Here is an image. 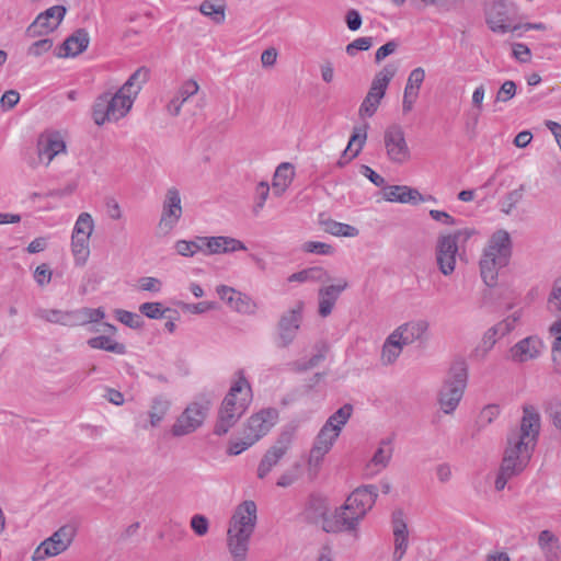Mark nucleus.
<instances>
[{
    "instance_id": "6e6552de",
    "label": "nucleus",
    "mask_w": 561,
    "mask_h": 561,
    "mask_svg": "<svg viewBox=\"0 0 561 561\" xmlns=\"http://www.w3.org/2000/svg\"><path fill=\"white\" fill-rule=\"evenodd\" d=\"M209 411V402L190 403L184 411L178 416L176 421L171 427V433L174 437H182L194 433L205 422Z\"/></svg>"
},
{
    "instance_id": "72a5a7b5",
    "label": "nucleus",
    "mask_w": 561,
    "mask_h": 561,
    "mask_svg": "<svg viewBox=\"0 0 561 561\" xmlns=\"http://www.w3.org/2000/svg\"><path fill=\"white\" fill-rule=\"evenodd\" d=\"M293 165L288 162L280 163L273 178L274 194L280 196L291 182Z\"/></svg>"
},
{
    "instance_id": "4d7b16f0",
    "label": "nucleus",
    "mask_w": 561,
    "mask_h": 561,
    "mask_svg": "<svg viewBox=\"0 0 561 561\" xmlns=\"http://www.w3.org/2000/svg\"><path fill=\"white\" fill-rule=\"evenodd\" d=\"M380 102L381 100L367 94L359 106V115L362 117H371L376 113Z\"/></svg>"
},
{
    "instance_id": "69168bd1",
    "label": "nucleus",
    "mask_w": 561,
    "mask_h": 561,
    "mask_svg": "<svg viewBox=\"0 0 561 561\" xmlns=\"http://www.w3.org/2000/svg\"><path fill=\"white\" fill-rule=\"evenodd\" d=\"M191 528L197 536H204L209 528L208 519L204 515H194L191 518Z\"/></svg>"
},
{
    "instance_id": "a18cd8bd",
    "label": "nucleus",
    "mask_w": 561,
    "mask_h": 561,
    "mask_svg": "<svg viewBox=\"0 0 561 561\" xmlns=\"http://www.w3.org/2000/svg\"><path fill=\"white\" fill-rule=\"evenodd\" d=\"M339 436L340 434L337 432H333L332 430H329V427L322 426L312 445L328 454L332 449Z\"/></svg>"
},
{
    "instance_id": "8fccbe9b",
    "label": "nucleus",
    "mask_w": 561,
    "mask_h": 561,
    "mask_svg": "<svg viewBox=\"0 0 561 561\" xmlns=\"http://www.w3.org/2000/svg\"><path fill=\"white\" fill-rule=\"evenodd\" d=\"M139 311L149 319H161L165 317V312L171 310L163 308L161 302H144L140 305Z\"/></svg>"
},
{
    "instance_id": "bb28decb",
    "label": "nucleus",
    "mask_w": 561,
    "mask_h": 561,
    "mask_svg": "<svg viewBox=\"0 0 561 561\" xmlns=\"http://www.w3.org/2000/svg\"><path fill=\"white\" fill-rule=\"evenodd\" d=\"M367 126L355 127L348 140L346 149L342 152L337 165L343 168L352 159L356 158L362 151L367 139Z\"/></svg>"
},
{
    "instance_id": "f8f14e48",
    "label": "nucleus",
    "mask_w": 561,
    "mask_h": 561,
    "mask_svg": "<svg viewBox=\"0 0 561 561\" xmlns=\"http://www.w3.org/2000/svg\"><path fill=\"white\" fill-rule=\"evenodd\" d=\"M516 5L507 0L494 1L485 11V22L494 33L505 34L511 30Z\"/></svg>"
},
{
    "instance_id": "c03bdc74",
    "label": "nucleus",
    "mask_w": 561,
    "mask_h": 561,
    "mask_svg": "<svg viewBox=\"0 0 561 561\" xmlns=\"http://www.w3.org/2000/svg\"><path fill=\"white\" fill-rule=\"evenodd\" d=\"M501 327L490 328L483 335L481 343L474 350V356L483 359L496 343V336L500 335Z\"/></svg>"
},
{
    "instance_id": "7ed1b4c3",
    "label": "nucleus",
    "mask_w": 561,
    "mask_h": 561,
    "mask_svg": "<svg viewBox=\"0 0 561 561\" xmlns=\"http://www.w3.org/2000/svg\"><path fill=\"white\" fill-rule=\"evenodd\" d=\"M512 256V240L506 230H496L483 249L479 266L482 280L488 287L497 284L499 272L508 265Z\"/></svg>"
},
{
    "instance_id": "a878e982",
    "label": "nucleus",
    "mask_w": 561,
    "mask_h": 561,
    "mask_svg": "<svg viewBox=\"0 0 561 561\" xmlns=\"http://www.w3.org/2000/svg\"><path fill=\"white\" fill-rule=\"evenodd\" d=\"M385 199L388 202H397L402 204H417L425 201V198L416 188H412L407 185H391L386 187Z\"/></svg>"
},
{
    "instance_id": "f257e3e1",
    "label": "nucleus",
    "mask_w": 561,
    "mask_h": 561,
    "mask_svg": "<svg viewBox=\"0 0 561 561\" xmlns=\"http://www.w3.org/2000/svg\"><path fill=\"white\" fill-rule=\"evenodd\" d=\"M540 433V415L533 405L523 407L519 430L507 436V447L495 480V489L502 491L507 480L519 474L530 461Z\"/></svg>"
},
{
    "instance_id": "0eeeda50",
    "label": "nucleus",
    "mask_w": 561,
    "mask_h": 561,
    "mask_svg": "<svg viewBox=\"0 0 561 561\" xmlns=\"http://www.w3.org/2000/svg\"><path fill=\"white\" fill-rule=\"evenodd\" d=\"M77 535V526L66 524L58 528L50 537L46 538L35 549L32 556L33 561H43L65 552L72 543Z\"/></svg>"
},
{
    "instance_id": "ddd939ff",
    "label": "nucleus",
    "mask_w": 561,
    "mask_h": 561,
    "mask_svg": "<svg viewBox=\"0 0 561 561\" xmlns=\"http://www.w3.org/2000/svg\"><path fill=\"white\" fill-rule=\"evenodd\" d=\"M67 12L64 5H54L39 13L27 26L25 35L30 38L41 37L54 32L65 18Z\"/></svg>"
},
{
    "instance_id": "de8ad7c7",
    "label": "nucleus",
    "mask_w": 561,
    "mask_h": 561,
    "mask_svg": "<svg viewBox=\"0 0 561 561\" xmlns=\"http://www.w3.org/2000/svg\"><path fill=\"white\" fill-rule=\"evenodd\" d=\"M94 222L89 213H81L75 224L72 234L91 237Z\"/></svg>"
},
{
    "instance_id": "c756f323",
    "label": "nucleus",
    "mask_w": 561,
    "mask_h": 561,
    "mask_svg": "<svg viewBox=\"0 0 561 561\" xmlns=\"http://www.w3.org/2000/svg\"><path fill=\"white\" fill-rule=\"evenodd\" d=\"M37 148L39 158L46 159V164H49L57 154L66 150V144L58 134H51L42 136Z\"/></svg>"
},
{
    "instance_id": "a211bd4d",
    "label": "nucleus",
    "mask_w": 561,
    "mask_h": 561,
    "mask_svg": "<svg viewBox=\"0 0 561 561\" xmlns=\"http://www.w3.org/2000/svg\"><path fill=\"white\" fill-rule=\"evenodd\" d=\"M352 517H356L353 510H345L344 505L335 510L334 514L330 518L325 519L322 529L325 533H352L356 531L360 520H351Z\"/></svg>"
},
{
    "instance_id": "c85d7f7f",
    "label": "nucleus",
    "mask_w": 561,
    "mask_h": 561,
    "mask_svg": "<svg viewBox=\"0 0 561 561\" xmlns=\"http://www.w3.org/2000/svg\"><path fill=\"white\" fill-rule=\"evenodd\" d=\"M199 90L198 83L188 79L180 87L175 95L170 100L167 105V111L172 116H178L181 113L183 104L193 95L197 94Z\"/></svg>"
},
{
    "instance_id": "e2e57ef3",
    "label": "nucleus",
    "mask_w": 561,
    "mask_h": 561,
    "mask_svg": "<svg viewBox=\"0 0 561 561\" xmlns=\"http://www.w3.org/2000/svg\"><path fill=\"white\" fill-rule=\"evenodd\" d=\"M548 304L552 311L561 312V276L554 282L552 291L548 299Z\"/></svg>"
},
{
    "instance_id": "f3484780",
    "label": "nucleus",
    "mask_w": 561,
    "mask_h": 561,
    "mask_svg": "<svg viewBox=\"0 0 561 561\" xmlns=\"http://www.w3.org/2000/svg\"><path fill=\"white\" fill-rule=\"evenodd\" d=\"M182 216L181 195L178 188L171 187L167 191L162 205V214L159 221V229L169 233L179 222Z\"/></svg>"
},
{
    "instance_id": "680f3d73",
    "label": "nucleus",
    "mask_w": 561,
    "mask_h": 561,
    "mask_svg": "<svg viewBox=\"0 0 561 561\" xmlns=\"http://www.w3.org/2000/svg\"><path fill=\"white\" fill-rule=\"evenodd\" d=\"M53 47V39L43 38L34 42L27 49V54L34 57H39Z\"/></svg>"
},
{
    "instance_id": "473e14b6",
    "label": "nucleus",
    "mask_w": 561,
    "mask_h": 561,
    "mask_svg": "<svg viewBox=\"0 0 561 561\" xmlns=\"http://www.w3.org/2000/svg\"><path fill=\"white\" fill-rule=\"evenodd\" d=\"M88 345L94 350H103L118 355L126 354V345L113 340L106 335H98L87 341Z\"/></svg>"
},
{
    "instance_id": "4468645a",
    "label": "nucleus",
    "mask_w": 561,
    "mask_h": 561,
    "mask_svg": "<svg viewBox=\"0 0 561 561\" xmlns=\"http://www.w3.org/2000/svg\"><path fill=\"white\" fill-rule=\"evenodd\" d=\"M378 488L374 484L362 485L355 489L344 503L345 510H353L356 517L351 520H362L370 511L377 500Z\"/></svg>"
},
{
    "instance_id": "dca6fc26",
    "label": "nucleus",
    "mask_w": 561,
    "mask_h": 561,
    "mask_svg": "<svg viewBox=\"0 0 561 561\" xmlns=\"http://www.w3.org/2000/svg\"><path fill=\"white\" fill-rule=\"evenodd\" d=\"M218 297L233 311L241 314H254L257 305L247 294L237 290L227 285H218L216 287Z\"/></svg>"
},
{
    "instance_id": "6e6d98bb",
    "label": "nucleus",
    "mask_w": 561,
    "mask_h": 561,
    "mask_svg": "<svg viewBox=\"0 0 561 561\" xmlns=\"http://www.w3.org/2000/svg\"><path fill=\"white\" fill-rule=\"evenodd\" d=\"M516 83L512 80H506L503 82L501 88L499 89L495 95V103L503 102L506 103L512 100L516 94Z\"/></svg>"
},
{
    "instance_id": "9d476101",
    "label": "nucleus",
    "mask_w": 561,
    "mask_h": 561,
    "mask_svg": "<svg viewBox=\"0 0 561 561\" xmlns=\"http://www.w3.org/2000/svg\"><path fill=\"white\" fill-rule=\"evenodd\" d=\"M305 302L298 300L286 312H284L277 323V346L285 348L289 346L297 336L302 322V312Z\"/></svg>"
},
{
    "instance_id": "3c124183",
    "label": "nucleus",
    "mask_w": 561,
    "mask_h": 561,
    "mask_svg": "<svg viewBox=\"0 0 561 561\" xmlns=\"http://www.w3.org/2000/svg\"><path fill=\"white\" fill-rule=\"evenodd\" d=\"M425 79V70L422 67L413 69L408 78L404 90L419 95V90Z\"/></svg>"
},
{
    "instance_id": "09e8293b",
    "label": "nucleus",
    "mask_w": 561,
    "mask_h": 561,
    "mask_svg": "<svg viewBox=\"0 0 561 561\" xmlns=\"http://www.w3.org/2000/svg\"><path fill=\"white\" fill-rule=\"evenodd\" d=\"M325 455L327 453L312 445L307 460L309 474L317 476L319 473Z\"/></svg>"
},
{
    "instance_id": "774afa93",
    "label": "nucleus",
    "mask_w": 561,
    "mask_h": 561,
    "mask_svg": "<svg viewBox=\"0 0 561 561\" xmlns=\"http://www.w3.org/2000/svg\"><path fill=\"white\" fill-rule=\"evenodd\" d=\"M176 252L182 256H193L196 252H198V245H196L192 241L187 240H178L174 244Z\"/></svg>"
},
{
    "instance_id": "4c0bfd02",
    "label": "nucleus",
    "mask_w": 561,
    "mask_h": 561,
    "mask_svg": "<svg viewBox=\"0 0 561 561\" xmlns=\"http://www.w3.org/2000/svg\"><path fill=\"white\" fill-rule=\"evenodd\" d=\"M149 79V69L146 67L138 68L121 88L124 92L130 94L135 100L141 90V85Z\"/></svg>"
},
{
    "instance_id": "4be33fe9",
    "label": "nucleus",
    "mask_w": 561,
    "mask_h": 561,
    "mask_svg": "<svg viewBox=\"0 0 561 561\" xmlns=\"http://www.w3.org/2000/svg\"><path fill=\"white\" fill-rule=\"evenodd\" d=\"M542 348V342L537 336H528L516 343L511 348L513 360L524 363L539 356Z\"/></svg>"
},
{
    "instance_id": "f704fd0d",
    "label": "nucleus",
    "mask_w": 561,
    "mask_h": 561,
    "mask_svg": "<svg viewBox=\"0 0 561 561\" xmlns=\"http://www.w3.org/2000/svg\"><path fill=\"white\" fill-rule=\"evenodd\" d=\"M329 280H331V276L324 268H322L320 266H314V267H309V268L302 270L300 272L291 274L288 277V282H299V283H305V282L327 283Z\"/></svg>"
},
{
    "instance_id": "393cba45",
    "label": "nucleus",
    "mask_w": 561,
    "mask_h": 561,
    "mask_svg": "<svg viewBox=\"0 0 561 561\" xmlns=\"http://www.w3.org/2000/svg\"><path fill=\"white\" fill-rule=\"evenodd\" d=\"M206 241V255L211 254H220V253H231L240 250H247L245 244L234 238L218 236V237H209Z\"/></svg>"
},
{
    "instance_id": "412c9836",
    "label": "nucleus",
    "mask_w": 561,
    "mask_h": 561,
    "mask_svg": "<svg viewBox=\"0 0 561 561\" xmlns=\"http://www.w3.org/2000/svg\"><path fill=\"white\" fill-rule=\"evenodd\" d=\"M89 43L90 37L87 30L78 28L59 46L56 56L59 58L76 57L88 48Z\"/></svg>"
},
{
    "instance_id": "423d86ee",
    "label": "nucleus",
    "mask_w": 561,
    "mask_h": 561,
    "mask_svg": "<svg viewBox=\"0 0 561 561\" xmlns=\"http://www.w3.org/2000/svg\"><path fill=\"white\" fill-rule=\"evenodd\" d=\"M474 233L471 229H460L454 233L442 234L437 238L435 247L436 263L439 272L451 275L456 268V256L459 250V242H467Z\"/></svg>"
},
{
    "instance_id": "ea45409f",
    "label": "nucleus",
    "mask_w": 561,
    "mask_h": 561,
    "mask_svg": "<svg viewBox=\"0 0 561 561\" xmlns=\"http://www.w3.org/2000/svg\"><path fill=\"white\" fill-rule=\"evenodd\" d=\"M89 239H90V237H87V236H82V237L77 236V234L71 236V251H72L75 262L77 265H80V266L84 265L89 257V254H90Z\"/></svg>"
},
{
    "instance_id": "603ef678",
    "label": "nucleus",
    "mask_w": 561,
    "mask_h": 561,
    "mask_svg": "<svg viewBox=\"0 0 561 561\" xmlns=\"http://www.w3.org/2000/svg\"><path fill=\"white\" fill-rule=\"evenodd\" d=\"M524 191L525 185L522 184L517 190L510 192L502 203V211L507 215L511 214L515 206L522 201Z\"/></svg>"
},
{
    "instance_id": "6ab92c4d",
    "label": "nucleus",
    "mask_w": 561,
    "mask_h": 561,
    "mask_svg": "<svg viewBox=\"0 0 561 561\" xmlns=\"http://www.w3.org/2000/svg\"><path fill=\"white\" fill-rule=\"evenodd\" d=\"M228 405H230L229 400L221 402L218 410L217 420L214 426V434L217 436L226 435L245 413V408L242 404L232 409L228 408Z\"/></svg>"
},
{
    "instance_id": "39448f33",
    "label": "nucleus",
    "mask_w": 561,
    "mask_h": 561,
    "mask_svg": "<svg viewBox=\"0 0 561 561\" xmlns=\"http://www.w3.org/2000/svg\"><path fill=\"white\" fill-rule=\"evenodd\" d=\"M468 379L467 366L463 362L451 365L438 394V401L444 413L449 414L458 407Z\"/></svg>"
},
{
    "instance_id": "bf43d9fd",
    "label": "nucleus",
    "mask_w": 561,
    "mask_h": 561,
    "mask_svg": "<svg viewBox=\"0 0 561 561\" xmlns=\"http://www.w3.org/2000/svg\"><path fill=\"white\" fill-rule=\"evenodd\" d=\"M373 46L371 37H358L346 46L348 56H355L358 50H368Z\"/></svg>"
},
{
    "instance_id": "13d9d810",
    "label": "nucleus",
    "mask_w": 561,
    "mask_h": 561,
    "mask_svg": "<svg viewBox=\"0 0 561 561\" xmlns=\"http://www.w3.org/2000/svg\"><path fill=\"white\" fill-rule=\"evenodd\" d=\"M302 250L308 253L329 255L333 253V247L319 241H308L302 244Z\"/></svg>"
},
{
    "instance_id": "c9c22d12",
    "label": "nucleus",
    "mask_w": 561,
    "mask_h": 561,
    "mask_svg": "<svg viewBox=\"0 0 561 561\" xmlns=\"http://www.w3.org/2000/svg\"><path fill=\"white\" fill-rule=\"evenodd\" d=\"M404 344H401L396 334L391 333L385 341L381 350V362L383 365L393 364L400 356Z\"/></svg>"
},
{
    "instance_id": "5701e85b",
    "label": "nucleus",
    "mask_w": 561,
    "mask_h": 561,
    "mask_svg": "<svg viewBox=\"0 0 561 561\" xmlns=\"http://www.w3.org/2000/svg\"><path fill=\"white\" fill-rule=\"evenodd\" d=\"M329 505L327 499L320 495H311L306 504L302 512V518L308 524H318L319 522L324 523L325 519L330 518L328 515Z\"/></svg>"
},
{
    "instance_id": "37998d69",
    "label": "nucleus",
    "mask_w": 561,
    "mask_h": 561,
    "mask_svg": "<svg viewBox=\"0 0 561 561\" xmlns=\"http://www.w3.org/2000/svg\"><path fill=\"white\" fill-rule=\"evenodd\" d=\"M75 313H76V316H75L76 317V321H75L76 327L84 325V324L92 323V322H99L100 320H102L105 317V312H104L103 308L92 309V308L83 307L80 309H76Z\"/></svg>"
},
{
    "instance_id": "aec40b11",
    "label": "nucleus",
    "mask_w": 561,
    "mask_h": 561,
    "mask_svg": "<svg viewBox=\"0 0 561 561\" xmlns=\"http://www.w3.org/2000/svg\"><path fill=\"white\" fill-rule=\"evenodd\" d=\"M346 279H339L336 285L321 287L318 291L319 297V316L327 318L331 314L340 295L347 288Z\"/></svg>"
},
{
    "instance_id": "1a4fd4ad",
    "label": "nucleus",
    "mask_w": 561,
    "mask_h": 561,
    "mask_svg": "<svg viewBox=\"0 0 561 561\" xmlns=\"http://www.w3.org/2000/svg\"><path fill=\"white\" fill-rule=\"evenodd\" d=\"M387 158L394 164H404L411 158L405 134L401 125L391 124L383 133Z\"/></svg>"
},
{
    "instance_id": "9b49d317",
    "label": "nucleus",
    "mask_w": 561,
    "mask_h": 561,
    "mask_svg": "<svg viewBox=\"0 0 561 561\" xmlns=\"http://www.w3.org/2000/svg\"><path fill=\"white\" fill-rule=\"evenodd\" d=\"M294 435L293 428H286L280 432L274 445L266 450L259 463L257 477L260 479H264L286 455L293 444Z\"/></svg>"
},
{
    "instance_id": "cd10ccee",
    "label": "nucleus",
    "mask_w": 561,
    "mask_h": 561,
    "mask_svg": "<svg viewBox=\"0 0 561 561\" xmlns=\"http://www.w3.org/2000/svg\"><path fill=\"white\" fill-rule=\"evenodd\" d=\"M75 316V310L37 308L34 311L35 318L48 323L60 324L65 327H76Z\"/></svg>"
},
{
    "instance_id": "052dcab7",
    "label": "nucleus",
    "mask_w": 561,
    "mask_h": 561,
    "mask_svg": "<svg viewBox=\"0 0 561 561\" xmlns=\"http://www.w3.org/2000/svg\"><path fill=\"white\" fill-rule=\"evenodd\" d=\"M500 414L497 404L485 405L479 414V423L483 426L491 424Z\"/></svg>"
},
{
    "instance_id": "f03ea898",
    "label": "nucleus",
    "mask_w": 561,
    "mask_h": 561,
    "mask_svg": "<svg viewBox=\"0 0 561 561\" xmlns=\"http://www.w3.org/2000/svg\"><path fill=\"white\" fill-rule=\"evenodd\" d=\"M256 504L244 501L239 504L230 519L227 531V546L233 561H245L250 538L256 525Z\"/></svg>"
},
{
    "instance_id": "20e7f679",
    "label": "nucleus",
    "mask_w": 561,
    "mask_h": 561,
    "mask_svg": "<svg viewBox=\"0 0 561 561\" xmlns=\"http://www.w3.org/2000/svg\"><path fill=\"white\" fill-rule=\"evenodd\" d=\"M134 99L119 89L115 94L105 92L99 95L92 106V118L98 126L106 122H117L130 111Z\"/></svg>"
},
{
    "instance_id": "338daca9",
    "label": "nucleus",
    "mask_w": 561,
    "mask_h": 561,
    "mask_svg": "<svg viewBox=\"0 0 561 561\" xmlns=\"http://www.w3.org/2000/svg\"><path fill=\"white\" fill-rule=\"evenodd\" d=\"M560 543L558 537L550 530L546 529L540 531L538 536V546L541 551Z\"/></svg>"
},
{
    "instance_id": "864d4df0",
    "label": "nucleus",
    "mask_w": 561,
    "mask_h": 561,
    "mask_svg": "<svg viewBox=\"0 0 561 561\" xmlns=\"http://www.w3.org/2000/svg\"><path fill=\"white\" fill-rule=\"evenodd\" d=\"M270 194V186L267 182H260L255 187L254 193V206H253V213L256 215L259 214L265 204V201L267 199Z\"/></svg>"
},
{
    "instance_id": "79ce46f5",
    "label": "nucleus",
    "mask_w": 561,
    "mask_h": 561,
    "mask_svg": "<svg viewBox=\"0 0 561 561\" xmlns=\"http://www.w3.org/2000/svg\"><path fill=\"white\" fill-rule=\"evenodd\" d=\"M199 11L216 24H222L225 22L226 5L222 3L216 4L210 0H205L199 5Z\"/></svg>"
},
{
    "instance_id": "49530a36",
    "label": "nucleus",
    "mask_w": 561,
    "mask_h": 561,
    "mask_svg": "<svg viewBox=\"0 0 561 561\" xmlns=\"http://www.w3.org/2000/svg\"><path fill=\"white\" fill-rule=\"evenodd\" d=\"M396 67L392 65H386L373 79L371 85L381 89L386 92L390 81L396 75Z\"/></svg>"
},
{
    "instance_id": "5fc2aeb1",
    "label": "nucleus",
    "mask_w": 561,
    "mask_h": 561,
    "mask_svg": "<svg viewBox=\"0 0 561 561\" xmlns=\"http://www.w3.org/2000/svg\"><path fill=\"white\" fill-rule=\"evenodd\" d=\"M116 318L118 321L131 329H140L144 324L140 316L127 310H116Z\"/></svg>"
},
{
    "instance_id": "58836bf2",
    "label": "nucleus",
    "mask_w": 561,
    "mask_h": 561,
    "mask_svg": "<svg viewBox=\"0 0 561 561\" xmlns=\"http://www.w3.org/2000/svg\"><path fill=\"white\" fill-rule=\"evenodd\" d=\"M352 413L353 405L346 403L327 420L323 427H329V430H332L333 432H337L340 434L342 427L347 423V421L352 416Z\"/></svg>"
},
{
    "instance_id": "7c9ffc66",
    "label": "nucleus",
    "mask_w": 561,
    "mask_h": 561,
    "mask_svg": "<svg viewBox=\"0 0 561 561\" xmlns=\"http://www.w3.org/2000/svg\"><path fill=\"white\" fill-rule=\"evenodd\" d=\"M425 321H410L398 327L392 333L397 335L401 344L410 345L420 340L427 330Z\"/></svg>"
},
{
    "instance_id": "2f4dec72",
    "label": "nucleus",
    "mask_w": 561,
    "mask_h": 561,
    "mask_svg": "<svg viewBox=\"0 0 561 561\" xmlns=\"http://www.w3.org/2000/svg\"><path fill=\"white\" fill-rule=\"evenodd\" d=\"M171 408V401L163 394H159L152 399L150 410V425L157 427L168 414Z\"/></svg>"
},
{
    "instance_id": "a19ab883",
    "label": "nucleus",
    "mask_w": 561,
    "mask_h": 561,
    "mask_svg": "<svg viewBox=\"0 0 561 561\" xmlns=\"http://www.w3.org/2000/svg\"><path fill=\"white\" fill-rule=\"evenodd\" d=\"M392 453H393V448L391 446V440L390 439L381 440L380 446L375 451L368 467H370V466L377 467L378 468L377 471L385 469L390 462Z\"/></svg>"
},
{
    "instance_id": "2eb2a0df",
    "label": "nucleus",
    "mask_w": 561,
    "mask_h": 561,
    "mask_svg": "<svg viewBox=\"0 0 561 561\" xmlns=\"http://www.w3.org/2000/svg\"><path fill=\"white\" fill-rule=\"evenodd\" d=\"M277 419L278 411L276 409H263L249 417L243 428V435L248 436L255 444L271 431Z\"/></svg>"
},
{
    "instance_id": "b1692460",
    "label": "nucleus",
    "mask_w": 561,
    "mask_h": 561,
    "mask_svg": "<svg viewBox=\"0 0 561 561\" xmlns=\"http://www.w3.org/2000/svg\"><path fill=\"white\" fill-rule=\"evenodd\" d=\"M227 400H229L230 403L228 408H238L242 404L245 410L248 409L251 401V387L242 373H240V377L231 386L222 402H226Z\"/></svg>"
},
{
    "instance_id": "0e129e2a",
    "label": "nucleus",
    "mask_w": 561,
    "mask_h": 561,
    "mask_svg": "<svg viewBox=\"0 0 561 561\" xmlns=\"http://www.w3.org/2000/svg\"><path fill=\"white\" fill-rule=\"evenodd\" d=\"M254 443L245 435L239 440L230 442L229 447L227 449L228 455L237 456L250 448Z\"/></svg>"
},
{
    "instance_id": "e433bc0d",
    "label": "nucleus",
    "mask_w": 561,
    "mask_h": 561,
    "mask_svg": "<svg viewBox=\"0 0 561 561\" xmlns=\"http://www.w3.org/2000/svg\"><path fill=\"white\" fill-rule=\"evenodd\" d=\"M323 230L335 237H356L358 234V229L354 226L335 221L333 219H322L319 220Z\"/></svg>"
}]
</instances>
